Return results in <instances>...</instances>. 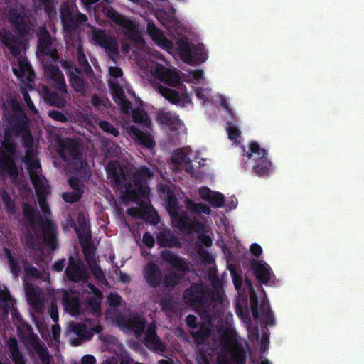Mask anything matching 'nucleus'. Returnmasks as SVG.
<instances>
[{
    "mask_svg": "<svg viewBox=\"0 0 364 364\" xmlns=\"http://www.w3.org/2000/svg\"><path fill=\"white\" fill-rule=\"evenodd\" d=\"M252 317L255 324L252 326V363L253 355H267L270 343L269 326H276V318L266 291L261 289L256 294L252 285Z\"/></svg>",
    "mask_w": 364,
    "mask_h": 364,
    "instance_id": "obj_1",
    "label": "nucleus"
},
{
    "mask_svg": "<svg viewBox=\"0 0 364 364\" xmlns=\"http://www.w3.org/2000/svg\"><path fill=\"white\" fill-rule=\"evenodd\" d=\"M107 174L121 191L124 200H134L139 196L149 194V188L144 182L151 178L153 173L147 168H137L130 164L120 166L112 162L107 166Z\"/></svg>",
    "mask_w": 364,
    "mask_h": 364,
    "instance_id": "obj_2",
    "label": "nucleus"
},
{
    "mask_svg": "<svg viewBox=\"0 0 364 364\" xmlns=\"http://www.w3.org/2000/svg\"><path fill=\"white\" fill-rule=\"evenodd\" d=\"M21 132L23 146L28 149L26 151L25 162L28 165V170L36 189L39 205L46 215L49 212V208L45 200L46 196L49 193V188L47 181L41 173V166L36 157V154L33 150L30 149L33 141L31 133L27 130V124L25 121H23Z\"/></svg>",
    "mask_w": 364,
    "mask_h": 364,
    "instance_id": "obj_3",
    "label": "nucleus"
},
{
    "mask_svg": "<svg viewBox=\"0 0 364 364\" xmlns=\"http://www.w3.org/2000/svg\"><path fill=\"white\" fill-rule=\"evenodd\" d=\"M141 66L151 77L171 87H175L181 82V77L176 68L168 65L162 55L157 52H154L145 65Z\"/></svg>",
    "mask_w": 364,
    "mask_h": 364,
    "instance_id": "obj_4",
    "label": "nucleus"
},
{
    "mask_svg": "<svg viewBox=\"0 0 364 364\" xmlns=\"http://www.w3.org/2000/svg\"><path fill=\"white\" fill-rule=\"evenodd\" d=\"M252 276L259 283L256 285L257 291L254 290L256 294H259L261 289L265 291L262 285L268 286L271 280L275 277L272 269L264 260L253 258H252Z\"/></svg>",
    "mask_w": 364,
    "mask_h": 364,
    "instance_id": "obj_5",
    "label": "nucleus"
},
{
    "mask_svg": "<svg viewBox=\"0 0 364 364\" xmlns=\"http://www.w3.org/2000/svg\"><path fill=\"white\" fill-rule=\"evenodd\" d=\"M16 151V145L9 140H5L0 147V172L7 173L13 178L18 176L16 166L12 156Z\"/></svg>",
    "mask_w": 364,
    "mask_h": 364,
    "instance_id": "obj_6",
    "label": "nucleus"
},
{
    "mask_svg": "<svg viewBox=\"0 0 364 364\" xmlns=\"http://www.w3.org/2000/svg\"><path fill=\"white\" fill-rule=\"evenodd\" d=\"M253 154L257 155L252 167L255 174L261 177L269 176L272 171V164L267 156V150L262 149L257 142L252 141V156Z\"/></svg>",
    "mask_w": 364,
    "mask_h": 364,
    "instance_id": "obj_7",
    "label": "nucleus"
},
{
    "mask_svg": "<svg viewBox=\"0 0 364 364\" xmlns=\"http://www.w3.org/2000/svg\"><path fill=\"white\" fill-rule=\"evenodd\" d=\"M107 16L117 24L123 27L126 30L128 37L132 39L139 47L144 46V41L137 27L130 20L125 18L114 10H108Z\"/></svg>",
    "mask_w": 364,
    "mask_h": 364,
    "instance_id": "obj_8",
    "label": "nucleus"
},
{
    "mask_svg": "<svg viewBox=\"0 0 364 364\" xmlns=\"http://www.w3.org/2000/svg\"><path fill=\"white\" fill-rule=\"evenodd\" d=\"M92 37L95 43L105 48L114 60L119 53L117 41L104 31L96 29L92 31Z\"/></svg>",
    "mask_w": 364,
    "mask_h": 364,
    "instance_id": "obj_9",
    "label": "nucleus"
},
{
    "mask_svg": "<svg viewBox=\"0 0 364 364\" xmlns=\"http://www.w3.org/2000/svg\"><path fill=\"white\" fill-rule=\"evenodd\" d=\"M244 352L233 340H230L225 354L220 356L218 364H244Z\"/></svg>",
    "mask_w": 364,
    "mask_h": 364,
    "instance_id": "obj_10",
    "label": "nucleus"
},
{
    "mask_svg": "<svg viewBox=\"0 0 364 364\" xmlns=\"http://www.w3.org/2000/svg\"><path fill=\"white\" fill-rule=\"evenodd\" d=\"M25 291L29 304L36 311H41L44 307L45 296L43 291L38 287L25 281Z\"/></svg>",
    "mask_w": 364,
    "mask_h": 364,
    "instance_id": "obj_11",
    "label": "nucleus"
},
{
    "mask_svg": "<svg viewBox=\"0 0 364 364\" xmlns=\"http://www.w3.org/2000/svg\"><path fill=\"white\" fill-rule=\"evenodd\" d=\"M44 74L48 82L60 90L62 94L67 92L63 75L57 67L53 65L46 66Z\"/></svg>",
    "mask_w": 364,
    "mask_h": 364,
    "instance_id": "obj_12",
    "label": "nucleus"
},
{
    "mask_svg": "<svg viewBox=\"0 0 364 364\" xmlns=\"http://www.w3.org/2000/svg\"><path fill=\"white\" fill-rule=\"evenodd\" d=\"M63 67L68 70L70 83L72 88L77 92L85 95L87 92V86L85 81L80 76V71L71 66L68 63H63Z\"/></svg>",
    "mask_w": 364,
    "mask_h": 364,
    "instance_id": "obj_13",
    "label": "nucleus"
},
{
    "mask_svg": "<svg viewBox=\"0 0 364 364\" xmlns=\"http://www.w3.org/2000/svg\"><path fill=\"white\" fill-rule=\"evenodd\" d=\"M15 75L22 82H31L33 79L34 73L27 60L23 56L17 59L16 64L13 68Z\"/></svg>",
    "mask_w": 364,
    "mask_h": 364,
    "instance_id": "obj_14",
    "label": "nucleus"
},
{
    "mask_svg": "<svg viewBox=\"0 0 364 364\" xmlns=\"http://www.w3.org/2000/svg\"><path fill=\"white\" fill-rule=\"evenodd\" d=\"M0 40L13 55L18 56L21 54L23 48L21 42L11 32L4 28L1 29Z\"/></svg>",
    "mask_w": 364,
    "mask_h": 364,
    "instance_id": "obj_15",
    "label": "nucleus"
},
{
    "mask_svg": "<svg viewBox=\"0 0 364 364\" xmlns=\"http://www.w3.org/2000/svg\"><path fill=\"white\" fill-rule=\"evenodd\" d=\"M80 147L75 141L66 139L60 143V152L66 160L77 159L80 154Z\"/></svg>",
    "mask_w": 364,
    "mask_h": 364,
    "instance_id": "obj_16",
    "label": "nucleus"
},
{
    "mask_svg": "<svg viewBox=\"0 0 364 364\" xmlns=\"http://www.w3.org/2000/svg\"><path fill=\"white\" fill-rule=\"evenodd\" d=\"M82 248L84 250L86 261L93 275L99 282L102 283L105 282L104 274L100 267L97 265L95 251L88 246L86 247V246H84V244L82 245Z\"/></svg>",
    "mask_w": 364,
    "mask_h": 364,
    "instance_id": "obj_17",
    "label": "nucleus"
},
{
    "mask_svg": "<svg viewBox=\"0 0 364 364\" xmlns=\"http://www.w3.org/2000/svg\"><path fill=\"white\" fill-rule=\"evenodd\" d=\"M186 321L188 325L193 328V330L191 331V334L195 338L197 343H201L210 333L209 322L203 323L200 328V329H198L195 325L196 318L194 316L188 315L186 317Z\"/></svg>",
    "mask_w": 364,
    "mask_h": 364,
    "instance_id": "obj_18",
    "label": "nucleus"
},
{
    "mask_svg": "<svg viewBox=\"0 0 364 364\" xmlns=\"http://www.w3.org/2000/svg\"><path fill=\"white\" fill-rule=\"evenodd\" d=\"M39 47L41 51L50 56L53 59L58 57L57 50L52 47L51 37L48 34L47 31L43 28L38 33Z\"/></svg>",
    "mask_w": 364,
    "mask_h": 364,
    "instance_id": "obj_19",
    "label": "nucleus"
},
{
    "mask_svg": "<svg viewBox=\"0 0 364 364\" xmlns=\"http://www.w3.org/2000/svg\"><path fill=\"white\" fill-rule=\"evenodd\" d=\"M159 123L164 124L171 129H178L182 126L181 121L177 116L164 110H160L156 116Z\"/></svg>",
    "mask_w": 364,
    "mask_h": 364,
    "instance_id": "obj_20",
    "label": "nucleus"
},
{
    "mask_svg": "<svg viewBox=\"0 0 364 364\" xmlns=\"http://www.w3.org/2000/svg\"><path fill=\"white\" fill-rule=\"evenodd\" d=\"M147 32L151 38L162 48L169 50L172 48V43L166 39L162 32L157 28L154 23L149 22L147 25Z\"/></svg>",
    "mask_w": 364,
    "mask_h": 364,
    "instance_id": "obj_21",
    "label": "nucleus"
},
{
    "mask_svg": "<svg viewBox=\"0 0 364 364\" xmlns=\"http://www.w3.org/2000/svg\"><path fill=\"white\" fill-rule=\"evenodd\" d=\"M38 90L44 100L50 105L59 108L65 106L66 100L62 94L59 95L56 93H51L49 89L45 85L40 86Z\"/></svg>",
    "mask_w": 364,
    "mask_h": 364,
    "instance_id": "obj_22",
    "label": "nucleus"
},
{
    "mask_svg": "<svg viewBox=\"0 0 364 364\" xmlns=\"http://www.w3.org/2000/svg\"><path fill=\"white\" fill-rule=\"evenodd\" d=\"M145 333L144 343L148 348L159 351L164 350L165 347L156 336L155 333V326L154 325L151 324L149 326Z\"/></svg>",
    "mask_w": 364,
    "mask_h": 364,
    "instance_id": "obj_23",
    "label": "nucleus"
},
{
    "mask_svg": "<svg viewBox=\"0 0 364 364\" xmlns=\"http://www.w3.org/2000/svg\"><path fill=\"white\" fill-rule=\"evenodd\" d=\"M153 87L167 100L171 102L173 104H180L182 100L185 98H188V97L185 95L181 97L178 93L173 90H171L168 87H164L161 85L158 84L156 82H151Z\"/></svg>",
    "mask_w": 364,
    "mask_h": 364,
    "instance_id": "obj_24",
    "label": "nucleus"
},
{
    "mask_svg": "<svg viewBox=\"0 0 364 364\" xmlns=\"http://www.w3.org/2000/svg\"><path fill=\"white\" fill-rule=\"evenodd\" d=\"M85 287L87 288L86 291L92 294V296L89 298L88 305L90 311L95 313L97 316L100 315V309L101 304V294L100 291L90 283L85 282Z\"/></svg>",
    "mask_w": 364,
    "mask_h": 364,
    "instance_id": "obj_25",
    "label": "nucleus"
},
{
    "mask_svg": "<svg viewBox=\"0 0 364 364\" xmlns=\"http://www.w3.org/2000/svg\"><path fill=\"white\" fill-rule=\"evenodd\" d=\"M43 240L46 243L53 247L55 237L56 227L51 220L48 218L41 220V222Z\"/></svg>",
    "mask_w": 364,
    "mask_h": 364,
    "instance_id": "obj_26",
    "label": "nucleus"
},
{
    "mask_svg": "<svg viewBox=\"0 0 364 364\" xmlns=\"http://www.w3.org/2000/svg\"><path fill=\"white\" fill-rule=\"evenodd\" d=\"M66 274L71 280L75 282L85 281L87 279V274L83 269L77 264H75L72 257L69 259Z\"/></svg>",
    "mask_w": 364,
    "mask_h": 364,
    "instance_id": "obj_27",
    "label": "nucleus"
},
{
    "mask_svg": "<svg viewBox=\"0 0 364 364\" xmlns=\"http://www.w3.org/2000/svg\"><path fill=\"white\" fill-rule=\"evenodd\" d=\"M109 84L115 102L120 105L122 112H128L130 109V103L126 100L122 89L112 81H109Z\"/></svg>",
    "mask_w": 364,
    "mask_h": 364,
    "instance_id": "obj_28",
    "label": "nucleus"
},
{
    "mask_svg": "<svg viewBox=\"0 0 364 364\" xmlns=\"http://www.w3.org/2000/svg\"><path fill=\"white\" fill-rule=\"evenodd\" d=\"M102 328L100 326H91L85 324H75L73 327V332L82 339H89L93 332L100 333Z\"/></svg>",
    "mask_w": 364,
    "mask_h": 364,
    "instance_id": "obj_29",
    "label": "nucleus"
},
{
    "mask_svg": "<svg viewBox=\"0 0 364 364\" xmlns=\"http://www.w3.org/2000/svg\"><path fill=\"white\" fill-rule=\"evenodd\" d=\"M203 297V288L200 286H192L184 293V300L190 305H196L202 301Z\"/></svg>",
    "mask_w": 364,
    "mask_h": 364,
    "instance_id": "obj_30",
    "label": "nucleus"
},
{
    "mask_svg": "<svg viewBox=\"0 0 364 364\" xmlns=\"http://www.w3.org/2000/svg\"><path fill=\"white\" fill-rule=\"evenodd\" d=\"M144 277L151 286L156 287L159 284L161 274L155 264H149L145 268Z\"/></svg>",
    "mask_w": 364,
    "mask_h": 364,
    "instance_id": "obj_31",
    "label": "nucleus"
},
{
    "mask_svg": "<svg viewBox=\"0 0 364 364\" xmlns=\"http://www.w3.org/2000/svg\"><path fill=\"white\" fill-rule=\"evenodd\" d=\"M163 258L170 263L176 269L181 272H186L188 269L186 262L181 258L175 255L170 251L162 252Z\"/></svg>",
    "mask_w": 364,
    "mask_h": 364,
    "instance_id": "obj_32",
    "label": "nucleus"
},
{
    "mask_svg": "<svg viewBox=\"0 0 364 364\" xmlns=\"http://www.w3.org/2000/svg\"><path fill=\"white\" fill-rule=\"evenodd\" d=\"M172 161L178 165L181 168H183L187 172L193 170L192 162L187 154L182 151H178L173 155Z\"/></svg>",
    "mask_w": 364,
    "mask_h": 364,
    "instance_id": "obj_33",
    "label": "nucleus"
},
{
    "mask_svg": "<svg viewBox=\"0 0 364 364\" xmlns=\"http://www.w3.org/2000/svg\"><path fill=\"white\" fill-rule=\"evenodd\" d=\"M29 345L31 348L36 352L43 364L50 363V356L48 353L46 348L41 345L37 338H31Z\"/></svg>",
    "mask_w": 364,
    "mask_h": 364,
    "instance_id": "obj_34",
    "label": "nucleus"
},
{
    "mask_svg": "<svg viewBox=\"0 0 364 364\" xmlns=\"http://www.w3.org/2000/svg\"><path fill=\"white\" fill-rule=\"evenodd\" d=\"M7 346L11 353V358L14 364H26L24 358L19 351L18 342L16 338H9Z\"/></svg>",
    "mask_w": 364,
    "mask_h": 364,
    "instance_id": "obj_35",
    "label": "nucleus"
},
{
    "mask_svg": "<svg viewBox=\"0 0 364 364\" xmlns=\"http://www.w3.org/2000/svg\"><path fill=\"white\" fill-rule=\"evenodd\" d=\"M129 133L132 136L138 140L141 144L146 147H153L154 142L150 134L141 132L139 129L134 126L129 127Z\"/></svg>",
    "mask_w": 364,
    "mask_h": 364,
    "instance_id": "obj_36",
    "label": "nucleus"
},
{
    "mask_svg": "<svg viewBox=\"0 0 364 364\" xmlns=\"http://www.w3.org/2000/svg\"><path fill=\"white\" fill-rule=\"evenodd\" d=\"M63 301L66 311H69L72 315H76L79 311L78 301L72 297L68 292H63Z\"/></svg>",
    "mask_w": 364,
    "mask_h": 364,
    "instance_id": "obj_37",
    "label": "nucleus"
},
{
    "mask_svg": "<svg viewBox=\"0 0 364 364\" xmlns=\"http://www.w3.org/2000/svg\"><path fill=\"white\" fill-rule=\"evenodd\" d=\"M78 222L82 225V230L84 233V236L82 235L80 229H77V233L79 235V238L81 241L82 245L84 244V246L87 245L89 244V229L86 225V217L84 213H80L78 215Z\"/></svg>",
    "mask_w": 364,
    "mask_h": 364,
    "instance_id": "obj_38",
    "label": "nucleus"
},
{
    "mask_svg": "<svg viewBox=\"0 0 364 364\" xmlns=\"http://www.w3.org/2000/svg\"><path fill=\"white\" fill-rule=\"evenodd\" d=\"M23 269L25 272V279L28 282V279L31 278H41L43 279H46L48 277V274L46 273H41L38 271L36 268L31 266L29 264L24 263Z\"/></svg>",
    "mask_w": 364,
    "mask_h": 364,
    "instance_id": "obj_39",
    "label": "nucleus"
},
{
    "mask_svg": "<svg viewBox=\"0 0 364 364\" xmlns=\"http://www.w3.org/2000/svg\"><path fill=\"white\" fill-rule=\"evenodd\" d=\"M144 320L141 317H134L130 321L129 325L132 328L137 337L139 338L142 331L144 328Z\"/></svg>",
    "mask_w": 364,
    "mask_h": 364,
    "instance_id": "obj_40",
    "label": "nucleus"
},
{
    "mask_svg": "<svg viewBox=\"0 0 364 364\" xmlns=\"http://www.w3.org/2000/svg\"><path fill=\"white\" fill-rule=\"evenodd\" d=\"M91 103L98 109L107 108L109 105V102L107 98L99 97L96 95L92 97Z\"/></svg>",
    "mask_w": 364,
    "mask_h": 364,
    "instance_id": "obj_41",
    "label": "nucleus"
},
{
    "mask_svg": "<svg viewBox=\"0 0 364 364\" xmlns=\"http://www.w3.org/2000/svg\"><path fill=\"white\" fill-rule=\"evenodd\" d=\"M189 208L192 211L198 213H203L207 215L210 213V208L205 204L190 203Z\"/></svg>",
    "mask_w": 364,
    "mask_h": 364,
    "instance_id": "obj_42",
    "label": "nucleus"
},
{
    "mask_svg": "<svg viewBox=\"0 0 364 364\" xmlns=\"http://www.w3.org/2000/svg\"><path fill=\"white\" fill-rule=\"evenodd\" d=\"M208 202L215 207H221L224 203V198L221 193L212 192Z\"/></svg>",
    "mask_w": 364,
    "mask_h": 364,
    "instance_id": "obj_43",
    "label": "nucleus"
},
{
    "mask_svg": "<svg viewBox=\"0 0 364 364\" xmlns=\"http://www.w3.org/2000/svg\"><path fill=\"white\" fill-rule=\"evenodd\" d=\"M1 198L4 203V205L6 207L7 212L10 214L15 213V206L13 203L12 200L9 198L8 193L5 191L1 192Z\"/></svg>",
    "mask_w": 364,
    "mask_h": 364,
    "instance_id": "obj_44",
    "label": "nucleus"
},
{
    "mask_svg": "<svg viewBox=\"0 0 364 364\" xmlns=\"http://www.w3.org/2000/svg\"><path fill=\"white\" fill-rule=\"evenodd\" d=\"M181 55L183 61L191 63L192 58L190 48L186 43H183L181 47Z\"/></svg>",
    "mask_w": 364,
    "mask_h": 364,
    "instance_id": "obj_45",
    "label": "nucleus"
},
{
    "mask_svg": "<svg viewBox=\"0 0 364 364\" xmlns=\"http://www.w3.org/2000/svg\"><path fill=\"white\" fill-rule=\"evenodd\" d=\"M23 213L25 217L30 222L31 225L33 226L35 224V210L28 204H25L23 207Z\"/></svg>",
    "mask_w": 364,
    "mask_h": 364,
    "instance_id": "obj_46",
    "label": "nucleus"
},
{
    "mask_svg": "<svg viewBox=\"0 0 364 364\" xmlns=\"http://www.w3.org/2000/svg\"><path fill=\"white\" fill-rule=\"evenodd\" d=\"M98 125L102 130L107 133L112 134L114 136H117L119 134L118 131L112 124L106 121L99 122Z\"/></svg>",
    "mask_w": 364,
    "mask_h": 364,
    "instance_id": "obj_47",
    "label": "nucleus"
},
{
    "mask_svg": "<svg viewBox=\"0 0 364 364\" xmlns=\"http://www.w3.org/2000/svg\"><path fill=\"white\" fill-rule=\"evenodd\" d=\"M9 19L11 23L17 24L18 26L23 22V16L17 13L16 10L10 11Z\"/></svg>",
    "mask_w": 364,
    "mask_h": 364,
    "instance_id": "obj_48",
    "label": "nucleus"
},
{
    "mask_svg": "<svg viewBox=\"0 0 364 364\" xmlns=\"http://www.w3.org/2000/svg\"><path fill=\"white\" fill-rule=\"evenodd\" d=\"M133 120L135 122H145L148 119V115L141 110H135L132 114Z\"/></svg>",
    "mask_w": 364,
    "mask_h": 364,
    "instance_id": "obj_49",
    "label": "nucleus"
},
{
    "mask_svg": "<svg viewBox=\"0 0 364 364\" xmlns=\"http://www.w3.org/2000/svg\"><path fill=\"white\" fill-rule=\"evenodd\" d=\"M81 197L80 191H73L70 193H65L63 194V199L70 203L77 201Z\"/></svg>",
    "mask_w": 364,
    "mask_h": 364,
    "instance_id": "obj_50",
    "label": "nucleus"
},
{
    "mask_svg": "<svg viewBox=\"0 0 364 364\" xmlns=\"http://www.w3.org/2000/svg\"><path fill=\"white\" fill-rule=\"evenodd\" d=\"M62 21L65 26L70 27L73 24V18L68 10L62 11Z\"/></svg>",
    "mask_w": 364,
    "mask_h": 364,
    "instance_id": "obj_51",
    "label": "nucleus"
},
{
    "mask_svg": "<svg viewBox=\"0 0 364 364\" xmlns=\"http://www.w3.org/2000/svg\"><path fill=\"white\" fill-rule=\"evenodd\" d=\"M48 116L55 121L60 122H65L67 121V117L58 111H50L48 112Z\"/></svg>",
    "mask_w": 364,
    "mask_h": 364,
    "instance_id": "obj_52",
    "label": "nucleus"
},
{
    "mask_svg": "<svg viewBox=\"0 0 364 364\" xmlns=\"http://www.w3.org/2000/svg\"><path fill=\"white\" fill-rule=\"evenodd\" d=\"M262 248L259 244L252 243V256L258 259L262 257Z\"/></svg>",
    "mask_w": 364,
    "mask_h": 364,
    "instance_id": "obj_53",
    "label": "nucleus"
},
{
    "mask_svg": "<svg viewBox=\"0 0 364 364\" xmlns=\"http://www.w3.org/2000/svg\"><path fill=\"white\" fill-rule=\"evenodd\" d=\"M252 364H273L268 358L266 355H253V363Z\"/></svg>",
    "mask_w": 364,
    "mask_h": 364,
    "instance_id": "obj_54",
    "label": "nucleus"
},
{
    "mask_svg": "<svg viewBox=\"0 0 364 364\" xmlns=\"http://www.w3.org/2000/svg\"><path fill=\"white\" fill-rule=\"evenodd\" d=\"M107 301L110 306H115L120 304L121 298L118 294H110L107 296Z\"/></svg>",
    "mask_w": 364,
    "mask_h": 364,
    "instance_id": "obj_55",
    "label": "nucleus"
},
{
    "mask_svg": "<svg viewBox=\"0 0 364 364\" xmlns=\"http://www.w3.org/2000/svg\"><path fill=\"white\" fill-rule=\"evenodd\" d=\"M229 138L232 140L236 139L240 134L238 128L235 126H231L228 128Z\"/></svg>",
    "mask_w": 364,
    "mask_h": 364,
    "instance_id": "obj_56",
    "label": "nucleus"
},
{
    "mask_svg": "<svg viewBox=\"0 0 364 364\" xmlns=\"http://www.w3.org/2000/svg\"><path fill=\"white\" fill-rule=\"evenodd\" d=\"M212 192L213 191H210L207 187H203L198 190V193L200 196L206 201H208V200L210 199Z\"/></svg>",
    "mask_w": 364,
    "mask_h": 364,
    "instance_id": "obj_57",
    "label": "nucleus"
},
{
    "mask_svg": "<svg viewBox=\"0 0 364 364\" xmlns=\"http://www.w3.org/2000/svg\"><path fill=\"white\" fill-rule=\"evenodd\" d=\"M127 213L129 215L134 216V217H138L141 218H146V215L144 213L141 212V210H138L136 208H129L127 210Z\"/></svg>",
    "mask_w": 364,
    "mask_h": 364,
    "instance_id": "obj_58",
    "label": "nucleus"
},
{
    "mask_svg": "<svg viewBox=\"0 0 364 364\" xmlns=\"http://www.w3.org/2000/svg\"><path fill=\"white\" fill-rule=\"evenodd\" d=\"M144 243L149 247H151L154 244V240L152 235L149 233H146L143 236Z\"/></svg>",
    "mask_w": 364,
    "mask_h": 364,
    "instance_id": "obj_59",
    "label": "nucleus"
},
{
    "mask_svg": "<svg viewBox=\"0 0 364 364\" xmlns=\"http://www.w3.org/2000/svg\"><path fill=\"white\" fill-rule=\"evenodd\" d=\"M23 95L24 100H25L26 103L27 104L28 107H29V109H31L33 112H36V109L34 105L33 104L28 92L26 91H24L23 92Z\"/></svg>",
    "mask_w": 364,
    "mask_h": 364,
    "instance_id": "obj_60",
    "label": "nucleus"
},
{
    "mask_svg": "<svg viewBox=\"0 0 364 364\" xmlns=\"http://www.w3.org/2000/svg\"><path fill=\"white\" fill-rule=\"evenodd\" d=\"M109 72L111 76L114 77H119L122 75V70L118 67L110 66Z\"/></svg>",
    "mask_w": 364,
    "mask_h": 364,
    "instance_id": "obj_61",
    "label": "nucleus"
},
{
    "mask_svg": "<svg viewBox=\"0 0 364 364\" xmlns=\"http://www.w3.org/2000/svg\"><path fill=\"white\" fill-rule=\"evenodd\" d=\"M69 183L74 191H80V194L82 193L81 186L77 179H70Z\"/></svg>",
    "mask_w": 364,
    "mask_h": 364,
    "instance_id": "obj_62",
    "label": "nucleus"
},
{
    "mask_svg": "<svg viewBox=\"0 0 364 364\" xmlns=\"http://www.w3.org/2000/svg\"><path fill=\"white\" fill-rule=\"evenodd\" d=\"M178 277L176 275L170 276L167 277L165 280V285L168 287H173L177 282Z\"/></svg>",
    "mask_w": 364,
    "mask_h": 364,
    "instance_id": "obj_63",
    "label": "nucleus"
},
{
    "mask_svg": "<svg viewBox=\"0 0 364 364\" xmlns=\"http://www.w3.org/2000/svg\"><path fill=\"white\" fill-rule=\"evenodd\" d=\"M49 313H50V315L51 318H53V320L55 322L57 321L58 319V309H57V306L55 305H54L53 303H52V305H51L50 308L49 309Z\"/></svg>",
    "mask_w": 364,
    "mask_h": 364,
    "instance_id": "obj_64",
    "label": "nucleus"
}]
</instances>
